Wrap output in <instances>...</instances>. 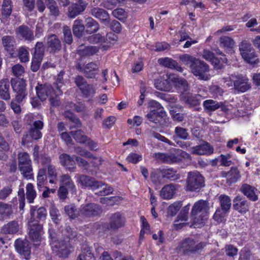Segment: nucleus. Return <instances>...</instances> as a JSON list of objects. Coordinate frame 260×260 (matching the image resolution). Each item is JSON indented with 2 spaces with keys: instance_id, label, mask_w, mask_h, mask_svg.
I'll use <instances>...</instances> for the list:
<instances>
[{
  "instance_id": "nucleus-1",
  "label": "nucleus",
  "mask_w": 260,
  "mask_h": 260,
  "mask_svg": "<svg viewBox=\"0 0 260 260\" xmlns=\"http://www.w3.org/2000/svg\"><path fill=\"white\" fill-rule=\"evenodd\" d=\"M24 120L25 124L29 126V128L22 138L21 145L23 146L31 143L33 140L40 139L42 137L41 131L44 126L43 117L39 114H27Z\"/></svg>"
},
{
  "instance_id": "nucleus-2",
  "label": "nucleus",
  "mask_w": 260,
  "mask_h": 260,
  "mask_svg": "<svg viewBox=\"0 0 260 260\" xmlns=\"http://www.w3.org/2000/svg\"><path fill=\"white\" fill-rule=\"evenodd\" d=\"M179 59L189 65L191 73L200 80L208 81L211 78L209 66L204 61L189 54L180 55Z\"/></svg>"
},
{
  "instance_id": "nucleus-3",
  "label": "nucleus",
  "mask_w": 260,
  "mask_h": 260,
  "mask_svg": "<svg viewBox=\"0 0 260 260\" xmlns=\"http://www.w3.org/2000/svg\"><path fill=\"white\" fill-rule=\"evenodd\" d=\"M223 80L224 83H226L227 86H234V89L238 92H244L251 88L248 78L242 74H232L223 78Z\"/></svg>"
},
{
  "instance_id": "nucleus-4",
  "label": "nucleus",
  "mask_w": 260,
  "mask_h": 260,
  "mask_svg": "<svg viewBox=\"0 0 260 260\" xmlns=\"http://www.w3.org/2000/svg\"><path fill=\"white\" fill-rule=\"evenodd\" d=\"M36 93L38 97L42 101L49 98L50 104L52 106L56 107L59 104V99L53 87L48 84H39L36 87Z\"/></svg>"
},
{
  "instance_id": "nucleus-5",
  "label": "nucleus",
  "mask_w": 260,
  "mask_h": 260,
  "mask_svg": "<svg viewBox=\"0 0 260 260\" xmlns=\"http://www.w3.org/2000/svg\"><path fill=\"white\" fill-rule=\"evenodd\" d=\"M174 151L175 153H171L170 154L155 153L154 156L157 159L169 164L180 163L182 161L183 159H191V155L181 149H176Z\"/></svg>"
},
{
  "instance_id": "nucleus-6",
  "label": "nucleus",
  "mask_w": 260,
  "mask_h": 260,
  "mask_svg": "<svg viewBox=\"0 0 260 260\" xmlns=\"http://www.w3.org/2000/svg\"><path fill=\"white\" fill-rule=\"evenodd\" d=\"M209 210V206L207 201L200 200L196 202L192 206L190 213L193 224H199L202 223Z\"/></svg>"
},
{
  "instance_id": "nucleus-7",
  "label": "nucleus",
  "mask_w": 260,
  "mask_h": 260,
  "mask_svg": "<svg viewBox=\"0 0 260 260\" xmlns=\"http://www.w3.org/2000/svg\"><path fill=\"white\" fill-rule=\"evenodd\" d=\"M205 185L204 177L199 172H190L188 173L186 178V190L199 192Z\"/></svg>"
},
{
  "instance_id": "nucleus-8",
  "label": "nucleus",
  "mask_w": 260,
  "mask_h": 260,
  "mask_svg": "<svg viewBox=\"0 0 260 260\" xmlns=\"http://www.w3.org/2000/svg\"><path fill=\"white\" fill-rule=\"evenodd\" d=\"M18 169L26 179H30L33 175L32 162L29 154L25 152L18 154Z\"/></svg>"
},
{
  "instance_id": "nucleus-9",
  "label": "nucleus",
  "mask_w": 260,
  "mask_h": 260,
  "mask_svg": "<svg viewBox=\"0 0 260 260\" xmlns=\"http://www.w3.org/2000/svg\"><path fill=\"white\" fill-rule=\"evenodd\" d=\"M206 245V242H198L196 238L192 237L184 239L179 244L180 248L185 254L198 252L199 251L202 250Z\"/></svg>"
},
{
  "instance_id": "nucleus-10",
  "label": "nucleus",
  "mask_w": 260,
  "mask_h": 260,
  "mask_svg": "<svg viewBox=\"0 0 260 260\" xmlns=\"http://www.w3.org/2000/svg\"><path fill=\"white\" fill-rule=\"evenodd\" d=\"M53 253L59 257L67 258L74 251L69 241L60 240L50 242Z\"/></svg>"
},
{
  "instance_id": "nucleus-11",
  "label": "nucleus",
  "mask_w": 260,
  "mask_h": 260,
  "mask_svg": "<svg viewBox=\"0 0 260 260\" xmlns=\"http://www.w3.org/2000/svg\"><path fill=\"white\" fill-rule=\"evenodd\" d=\"M74 82L79 89L83 97L92 98L95 93L96 88L94 85L89 84L86 80L81 75H77L74 78Z\"/></svg>"
},
{
  "instance_id": "nucleus-12",
  "label": "nucleus",
  "mask_w": 260,
  "mask_h": 260,
  "mask_svg": "<svg viewBox=\"0 0 260 260\" xmlns=\"http://www.w3.org/2000/svg\"><path fill=\"white\" fill-rule=\"evenodd\" d=\"M27 230L30 239L34 242H39L42 239L43 226L38 220L30 218L27 222Z\"/></svg>"
},
{
  "instance_id": "nucleus-13",
  "label": "nucleus",
  "mask_w": 260,
  "mask_h": 260,
  "mask_svg": "<svg viewBox=\"0 0 260 260\" xmlns=\"http://www.w3.org/2000/svg\"><path fill=\"white\" fill-rule=\"evenodd\" d=\"M166 117V113L165 110L161 109L158 111L151 110L146 115L147 119L154 123V126L156 127H164L168 125Z\"/></svg>"
},
{
  "instance_id": "nucleus-14",
  "label": "nucleus",
  "mask_w": 260,
  "mask_h": 260,
  "mask_svg": "<svg viewBox=\"0 0 260 260\" xmlns=\"http://www.w3.org/2000/svg\"><path fill=\"white\" fill-rule=\"evenodd\" d=\"M11 84L13 91L16 93L15 101L18 103H21L27 94L24 80L12 79Z\"/></svg>"
},
{
  "instance_id": "nucleus-15",
  "label": "nucleus",
  "mask_w": 260,
  "mask_h": 260,
  "mask_svg": "<svg viewBox=\"0 0 260 260\" xmlns=\"http://www.w3.org/2000/svg\"><path fill=\"white\" fill-rule=\"evenodd\" d=\"M174 76L166 75L154 80V85L158 90L170 91L173 87Z\"/></svg>"
},
{
  "instance_id": "nucleus-16",
  "label": "nucleus",
  "mask_w": 260,
  "mask_h": 260,
  "mask_svg": "<svg viewBox=\"0 0 260 260\" xmlns=\"http://www.w3.org/2000/svg\"><path fill=\"white\" fill-rule=\"evenodd\" d=\"M76 178L77 182L80 183L82 186L93 190L98 189L104 185L102 182L96 181L94 178L87 175L77 174Z\"/></svg>"
},
{
  "instance_id": "nucleus-17",
  "label": "nucleus",
  "mask_w": 260,
  "mask_h": 260,
  "mask_svg": "<svg viewBox=\"0 0 260 260\" xmlns=\"http://www.w3.org/2000/svg\"><path fill=\"white\" fill-rule=\"evenodd\" d=\"M88 3L84 0H77L68 7V16L70 18H75L81 14L86 9Z\"/></svg>"
},
{
  "instance_id": "nucleus-18",
  "label": "nucleus",
  "mask_w": 260,
  "mask_h": 260,
  "mask_svg": "<svg viewBox=\"0 0 260 260\" xmlns=\"http://www.w3.org/2000/svg\"><path fill=\"white\" fill-rule=\"evenodd\" d=\"M250 206V203L243 196L238 194L233 200V209L241 214L247 213L249 210Z\"/></svg>"
},
{
  "instance_id": "nucleus-19",
  "label": "nucleus",
  "mask_w": 260,
  "mask_h": 260,
  "mask_svg": "<svg viewBox=\"0 0 260 260\" xmlns=\"http://www.w3.org/2000/svg\"><path fill=\"white\" fill-rule=\"evenodd\" d=\"M46 48L50 53H56L61 50V43L58 37L54 34L49 35L47 38Z\"/></svg>"
},
{
  "instance_id": "nucleus-20",
  "label": "nucleus",
  "mask_w": 260,
  "mask_h": 260,
  "mask_svg": "<svg viewBox=\"0 0 260 260\" xmlns=\"http://www.w3.org/2000/svg\"><path fill=\"white\" fill-rule=\"evenodd\" d=\"M15 246L17 252L23 255L26 259H29L31 253L30 243L26 240L17 239L15 243Z\"/></svg>"
},
{
  "instance_id": "nucleus-21",
  "label": "nucleus",
  "mask_w": 260,
  "mask_h": 260,
  "mask_svg": "<svg viewBox=\"0 0 260 260\" xmlns=\"http://www.w3.org/2000/svg\"><path fill=\"white\" fill-rule=\"evenodd\" d=\"M193 154L210 155L214 153L213 147L208 142L203 141V143L190 148Z\"/></svg>"
},
{
  "instance_id": "nucleus-22",
  "label": "nucleus",
  "mask_w": 260,
  "mask_h": 260,
  "mask_svg": "<svg viewBox=\"0 0 260 260\" xmlns=\"http://www.w3.org/2000/svg\"><path fill=\"white\" fill-rule=\"evenodd\" d=\"M102 212V208L99 205L94 203L87 204L82 206L81 213L86 217L96 216Z\"/></svg>"
},
{
  "instance_id": "nucleus-23",
  "label": "nucleus",
  "mask_w": 260,
  "mask_h": 260,
  "mask_svg": "<svg viewBox=\"0 0 260 260\" xmlns=\"http://www.w3.org/2000/svg\"><path fill=\"white\" fill-rule=\"evenodd\" d=\"M90 13L92 16L98 19L104 24L109 22L110 15L108 12L104 9L99 7H94L90 10Z\"/></svg>"
},
{
  "instance_id": "nucleus-24",
  "label": "nucleus",
  "mask_w": 260,
  "mask_h": 260,
  "mask_svg": "<svg viewBox=\"0 0 260 260\" xmlns=\"http://www.w3.org/2000/svg\"><path fill=\"white\" fill-rule=\"evenodd\" d=\"M239 190L249 200L253 202L258 200V196L256 194L257 190L255 187L244 183L242 185Z\"/></svg>"
},
{
  "instance_id": "nucleus-25",
  "label": "nucleus",
  "mask_w": 260,
  "mask_h": 260,
  "mask_svg": "<svg viewBox=\"0 0 260 260\" xmlns=\"http://www.w3.org/2000/svg\"><path fill=\"white\" fill-rule=\"evenodd\" d=\"M160 172L161 173V178L170 181H176L181 177L178 171L173 168L161 169Z\"/></svg>"
},
{
  "instance_id": "nucleus-26",
  "label": "nucleus",
  "mask_w": 260,
  "mask_h": 260,
  "mask_svg": "<svg viewBox=\"0 0 260 260\" xmlns=\"http://www.w3.org/2000/svg\"><path fill=\"white\" fill-rule=\"evenodd\" d=\"M125 223V219L120 212L112 214L110 218L109 225L111 229L116 230L121 228Z\"/></svg>"
},
{
  "instance_id": "nucleus-27",
  "label": "nucleus",
  "mask_w": 260,
  "mask_h": 260,
  "mask_svg": "<svg viewBox=\"0 0 260 260\" xmlns=\"http://www.w3.org/2000/svg\"><path fill=\"white\" fill-rule=\"evenodd\" d=\"M16 34L29 41H31L35 39L33 31L25 25H21L17 27L16 29Z\"/></svg>"
},
{
  "instance_id": "nucleus-28",
  "label": "nucleus",
  "mask_w": 260,
  "mask_h": 260,
  "mask_svg": "<svg viewBox=\"0 0 260 260\" xmlns=\"http://www.w3.org/2000/svg\"><path fill=\"white\" fill-rule=\"evenodd\" d=\"M61 165L71 172H74L76 168L75 161L73 157L66 153H62L59 156Z\"/></svg>"
},
{
  "instance_id": "nucleus-29",
  "label": "nucleus",
  "mask_w": 260,
  "mask_h": 260,
  "mask_svg": "<svg viewBox=\"0 0 260 260\" xmlns=\"http://www.w3.org/2000/svg\"><path fill=\"white\" fill-rule=\"evenodd\" d=\"M99 72V67L95 62H89L84 67L83 74L87 78H94Z\"/></svg>"
},
{
  "instance_id": "nucleus-30",
  "label": "nucleus",
  "mask_w": 260,
  "mask_h": 260,
  "mask_svg": "<svg viewBox=\"0 0 260 260\" xmlns=\"http://www.w3.org/2000/svg\"><path fill=\"white\" fill-rule=\"evenodd\" d=\"M158 62L160 65L168 68L174 69L179 72H182L183 71V69L178 64V63L171 58H160L158 59Z\"/></svg>"
},
{
  "instance_id": "nucleus-31",
  "label": "nucleus",
  "mask_w": 260,
  "mask_h": 260,
  "mask_svg": "<svg viewBox=\"0 0 260 260\" xmlns=\"http://www.w3.org/2000/svg\"><path fill=\"white\" fill-rule=\"evenodd\" d=\"M201 96L199 94L192 95L190 92L183 93L181 94V100L186 104L195 106L200 104V99Z\"/></svg>"
},
{
  "instance_id": "nucleus-32",
  "label": "nucleus",
  "mask_w": 260,
  "mask_h": 260,
  "mask_svg": "<svg viewBox=\"0 0 260 260\" xmlns=\"http://www.w3.org/2000/svg\"><path fill=\"white\" fill-rule=\"evenodd\" d=\"M0 98L5 101L10 99V82L8 79L0 81Z\"/></svg>"
},
{
  "instance_id": "nucleus-33",
  "label": "nucleus",
  "mask_w": 260,
  "mask_h": 260,
  "mask_svg": "<svg viewBox=\"0 0 260 260\" xmlns=\"http://www.w3.org/2000/svg\"><path fill=\"white\" fill-rule=\"evenodd\" d=\"M2 44L5 49L10 54H13L15 49L16 42L13 36H6L2 38Z\"/></svg>"
},
{
  "instance_id": "nucleus-34",
  "label": "nucleus",
  "mask_w": 260,
  "mask_h": 260,
  "mask_svg": "<svg viewBox=\"0 0 260 260\" xmlns=\"http://www.w3.org/2000/svg\"><path fill=\"white\" fill-rule=\"evenodd\" d=\"M221 176L226 178L231 183H235L241 177L240 172L236 167H232L228 172H222Z\"/></svg>"
},
{
  "instance_id": "nucleus-35",
  "label": "nucleus",
  "mask_w": 260,
  "mask_h": 260,
  "mask_svg": "<svg viewBox=\"0 0 260 260\" xmlns=\"http://www.w3.org/2000/svg\"><path fill=\"white\" fill-rule=\"evenodd\" d=\"M85 32L88 34H91L97 32L100 28V24L93 18L88 17L85 19L84 25Z\"/></svg>"
},
{
  "instance_id": "nucleus-36",
  "label": "nucleus",
  "mask_w": 260,
  "mask_h": 260,
  "mask_svg": "<svg viewBox=\"0 0 260 260\" xmlns=\"http://www.w3.org/2000/svg\"><path fill=\"white\" fill-rule=\"evenodd\" d=\"M99 51L98 48L95 46H84L80 45L77 49L78 54L81 56H91Z\"/></svg>"
},
{
  "instance_id": "nucleus-37",
  "label": "nucleus",
  "mask_w": 260,
  "mask_h": 260,
  "mask_svg": "<svg viewBox=\"0 0 260 260\" xmlns=\"http://www.w3.org/2000/svg\"><path fill=\"white\" fill-rule=\"evenodd\" d=\"M30 218H37L39 220H44L47 215V211L45 208L40 207L37 209L36 207L31 206L30 208Z\"/></svg>"
},
{
  "instance_id": "nucleus-38",
  "label": "nucleus",
  "mask_w": 260,
  "mask_h": 260,
  "mask_svg": "<svg viewBox=\"0 0 260 260\" xmlns=\"http://www.w3.org/2000/svg\"><path fill=\"white\" fill-rule=\"evenodd\" d=\"M45 3L51 16L56 18L60 15V12L55 0H45Z\"/></svg>"
},
{
  "instance_id": "nucleus-39",
  "label": "nucleus",
  "mask_w": 260,
  "mask_h": 260,
  "mask_svg": "<svg viewBox=\"0 0 260 260\" xmlns=\"http://www.w3.org/2000/svg\"><path fill=\"white\" fill-rule=\"evenodd\" d=\"M175 192V187L173 184L165 185L160 190V197L164 199H170L173 198Z\"/></svg>"
},
{
  "instance_id": "nucleus-40",
  "label": "nucleus",
  "mask_w": 260,
  "mask_h": 260,
  "mask_svg": "<svg viewBox=\"0 0 260 260\" xmlns=\"http://www.w3.org/2000/svg\"><path fill=\"white\" fill-rule=\"evenodd\" d=\"M174 85L178 88L182 94L188 92L189 86L187 81L185 79L176 77L174 76L173 86Z\"/></svg>"
},
{
  "instance_id": "nucleus-41",
  "label": "nucleus",
  "mask_w": 260,
  "mask_h": 260,
  "mask_svg": "<svg viewBox=\"0 0 260 260\" xmlns=\"http://www.w3.org/2000/svg\"><path fill=\"white\" fill-rule=\"evenodd\" d=\"M19 226L16 221H12L7 224H5L2 228V231L4 234H14L18 232Z\"/></svg>"
},
{
  "instance_id": "nucleus-42",
  "label": "nucleus",
  "mask_w": 260,
  "mask_h": 260,
  "mask_svg": "<svg viewBox=\"0 0 260 260\" xmlns=\"http://www.w3.org/2000/svg\"><path fill=\"white\" fill-rule=\"evenodd\" d=\"M218 200L220 207L219 208L223 209L228 212H230L231 208V199L228 195L222 194L219 196Z\"/></svg>"
},
{
  "instance_id": "nucleus-43",
  "label": "nucleus",
  "mask_w": 260,
  "mask_h": 260,
  "mask_svg": "<svg viewBox=\"0 0 260 260\" xmlns=\"http://www.w3.org/2000/svg\"><path fill=\"white\" fill-rule=\"evenodd\" d=\"M60 182L63 184L62 186L68 187V189L70 190L72 193L76 192V186L69 175L63 174L61 175Z\"/></svg>"
},
{
  "instance_id": "nucleus-44",
  "label": "nucleus",
  "mask_w": 260,
  "mask_h": 260,
  "mask_svg": "<svg viewBox=\"0 0 260 260\" xmlns=\"http://www.w3.org/2000/svg\"><path fill=\"white\" fill-rule=\"evenodd\" d=\"M82 20L76 19L73 26V32L75 36L80 38L82 36L83 32L85 30L84 25L82 23Z\"/></svg>"
},
{
  "instance_id": "nucleus-45",
  "label": "nucleus",
  "mask_w": 260,
  "mask_h": 260,
  "mask_svg": "<svg viewBox=\"0 0 260 260\" xmlns=\"http://www.w3.org/2000/svg\"><path fill=\"white\" fill-rule=\"evenodd\" d=\"M203 105L206 110L214 111L221 106V102L213 100H207L203 102Z\"/></svg>"
},
{
  "instance_id": "nucleus-46",
  "label": "nucleus",
  "mask_w": 260,
  "mask_h": 260,
  "mask_svg": "<svg viewBox=\"0 0 260 260\" xmlns=\"http://www.w3.org/2000/svg\"><path fill=\"white\" fill-rule=\"evenodd\" d=\"M12 11V2L11 0H3L2 5V15L5 18L9 17Z\"/></svg>"
},
{
  "instance_id": "nucleus-47",
  "label": "nucleus",
  "mask_w": 260,
  "mask_h": 260,
  "mask_svg": "<svg viewBox=\"0 0 260 260\" xmlns=\"http://www.w3.org/2000/svg\"><path fill=\"white\" fill-rule=\"evenodd\" d=\"M160 169H161L154 170L150 173V180L151 182L156 185L162 184L163 183L162 181L163 179L161 178Z\"/></svg>"
},
{
  "instance_id": "nucleus-48",
  "label": "nucleus",
  "mask_w": 260,
  "mask_h": 260,
  "mask_svg": "<svg viewBox=\"0 0 260 260\" xmlns=\"http://www.w3.org/2000/svg\"><path fill=\"white\" fill-rule=\"evenodd\" d=\"M235 44L234 40L231 37L223 36L219 39V45L221 47L226 49H231Z\"/></svg>"
},
{
  "instance_id": "nucleus-49",
  "label": "nucleus",
  "mask_w": 260,
  "mask_h": 260,
  "mask_svg": "<svg viewBox=\"0 0 260 260\" xmlns=\"http://www.w3.org/2000/svg\"><path fill=\"white\" fill-rule=\"evenodd\" d=\"M12 213V205L0 202V215L6 217H9Z\"/></svg>"
},
{
  "instance_id": "nucleus-50",
  "label": "nucleus",
  "mask_w": 260,
  "mask_h": 260,
  "mask_svg": "<svg viewBox=\"0 0 260 260\" xmlns=\"http://www.w3.org/2000/svg\"><path fill=\"white\" fill-rule=\"evenodd\" d=\"M26 199L29 203H32L36 197V192L34 189V186L32 183H29L26 187Z\"/></svg>"
},
{
  "instance_id": "nucleus-51",
  "label": "nucleus",
  "mask_w": 260,
  "mask_h": 260,
  "mask_svg": "<svg viewBox=\"0 0 260 260\" xmlns=\"http://www.w3.org/2000/svg\"><path fill=\"white\" fill-rule=\"evenodd\" d=\"M62 234L69 239V240H75L78 238V235L76 231L74 230L69 226H66L62 231Z\"/></svg>"
},
{
  "instance_id": "nucleus-52",
  "label": "nucleus",
  "mask_w": 260,
  "mask_h": 260,
  "mask_svg": "<svg viewBox=\"0 0 260 260\" xmlns=\"http://www.w3.org/2000/svg\"><path fill=\"white\" fill-rule=\"evenodd\" d=\"M70 133L77 142L82 144L86 143L88 137L83 134L81 130L71 131Z\"/></svg>"
},
{
  "instance_id": "nucleus-53",
  "label": "nucleus",
  "mask_w": 260,
  "mask_h": 260,
  "mask_svg": "<svg viewBox=\"0 0 260 260\" xmlns=\"http://www.w3.org/2000/svg\"><path fill=\"white\" fill-rule=\"evenodd\" d=\"M112 15L122 22H124L127 19V14L123 9L117 8L112 12Z\"/></svg>"
},
{
  "instance_id": "nucleus-54",
  "label": "nucleus",
  "mask_w": 260,
  "mask_h": 260,
  "mask_svg": "<svg viewBox=\"0 0 260 260\" xmlns=\"http://www.w3.org/2000/svg\"><path fill=\"white\" fill-rule=\"evenodd\" d=\"M242 57L247 62L251 64H257L259 62L254 49L251 50L250 52H248L246 55Z\"/></svg>"
},
{
  "instance_id": "nucleus-55",
  "label": "nucleus",
  "mask_w": 260,
  "mask_h": 260,
  "mask_svg": "<svg viewBox=\"0 0 260 260\" xmlns=\"http://www.w3.org/2000/svg\"><path fill=\"white\" fill-rule=\"evenodd\" d=\"M229 212L218 207L216 209L213 218L218 223L222 222L224 220V218Z\"/></svg>"
},
{
  "instance_id": "nucleus-56",
  "label": "nucleus",
  "mask_w": 260,
  "mask_h": 260,
  "mask_svg": "<svg viewBox=\"0 0 260 260\" xmlns=\"http://www.w3.org/2000/svg\"><path fill=\"white\" fill-rule=\"evenodd\" d=\"M253 49L251 44L246 40L242 41L239 45V50L242 56L246 55L248 52H250L251 50Z\"/></svg>"
},
{
  "instance_id": "nucleus-57",
  "label": "nucleus",
  "mask_w": 260,
  "mask_h": 260,
  "mask_svg": "<svg viewBox=\"0 0 260 260\" xmlns=\"http://www.w3.org/2000/svg\"><path fill=\"white\" fill-rule=\"evenodd\" d=\"M80 255H83L87 257L88 260H95L93 254L91 252V247L87 244H83L81 246V253Z\"/></svg>"
},
{
  "instance_id": "nucleus-58",
  "label": "nucleus",
  "mask_w": 260,
  "mask_h": 260,
  "mask_svg": "<svg viewBox=\"0 0 260 260\" xmlns=\"http://www.w3.org/2000/svg\"><path fill=\"white\" fill-rule=\"evenodd\" d=\"M65 213L72 219H75L78 216L77 208L73 204L66 206L64 207Z\"/></svg>"
},
{
  "instance_id": "nucleus-59",
  "label": "nucleus",
  "mask_w": 260,
  "mask_h": 260,
  "mask_svg": "<svg viewBox=\"0 0 260 260\" xmlns=\"http://www.w3.org/2000/svg\"><path fill=\"white\" fill-rule=\"evenodd\" d=\"M186 128L178 126L175 128L174 133L178 138L182 140H187L189 137Z\"/></svg>"
},
{
  "instance_id": "nucleus-60",
  "label": "nucleus",
  "mask_w": 260,
  "mask_h": 260,
  "mask_svg": "<svg viewBox=\"0 0 260 260\" xmlns=\"http://www.w3.org/2000/svg\"><path fill=\"white\" fill-rule=\"evenodd\" d=\"M63 41L67 44L70 45L73 42V37L71 29L67 26H64L62 30Z\"/></svg>"
},
{
  "instance_id": "nucleus-61",
  "label": "nucleus",
  "mask_w": 260,
  "mask_h": 260,
  "mask_svg": "<svg viewBox=\"0 0 260 260\" xmlns=\"http://www.w3.org/2000/svg\"><path fill=\"white\" fill-rule=\"evenodd\" d=\"M190 209V204L185 206L181 210L180 213L177 217L176 222L179 221H187L188 219V211Z\"/></svg>"
},
{
  "instance_id": "nucleus-62",
  "label": "nucleus",
  "mask_w": 260,
  "mask_h": 260,
  "mask_svg": "<svg viewBox=\"0 0 260 260\" xmlns=\"http://www.w3.org/2000/svg\"><path fill=\"white\" fill-rule=\"evenodd\" d=\"M35 51L33 56L43 58L45 52V47L42 42H37L35 46Z\"/></svg>"
},
{
  "instance_id": "nucleus-63",
  "label": "nucleus",
  "mask_w": 260,
  "mask_h": 260,
  "mask_svg": "<svg viewBox=\"0 0 260 260\" xmlns=\"http://www.w3.org/2000/svg\"><path fill=\"white\" fill-rule=\"evenodd\" d=\"M18 57L21 62H26L29 60V53L27 48L21 47L18 51Z\"/></svg>"
},
{
  "instance_id": "nucleus-64",
  "label": "nucleus",
  "mask_w": 260,
  "mask_h": 260,
  "mask_svg": "<svg viewBox=\"0 0 260 260\" xmlns=\"http://www.w3.org/2000/svg\"><path fill=\"white\" fill-rule=\"evenodd\" d=\"M182 206V202H175L169 206L168 214L171 216H175Z\"/></svg>"
}]
</instances>
